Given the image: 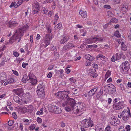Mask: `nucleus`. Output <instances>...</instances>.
<instances>
[{"mask_svg":"<svg viewBox=\"0 0 131 131\" xmlns=\"http://www.w3.org/2000/svg\"><path fill=\"white\" fill-rule=\"evenodd\" d=\"M97 58H100L103 61H105L107 58L101 54H99L97 56Z\"/></svg>","mask_w":131,"mask_h":131,"instance_id":"nucleus-21","label":"nucleus"},{"mask_svg":"<svg viewBox=\"0 0 131 131\" xmlns=\"http://www.w3.org/2000/svg\"><path fill=\"white\" fill-rule=\"evenodd\" d=\"M111 127L110 126H107L106 128L104 131H111Z\"/></svg>","mask_w":131,"mask_h":131,"instance_id":"nucleus-57","label":"nucleus"},{"mask_svg":"<svg viewBox=\"0 0 131 131\" xmlns=\"http://www.w3.org/2000/svg\"><path fill=\"white\" fill-rule=\"evenodd\" d=\"M23 0H19L17 2V3L15 5L14 7L15 8H17L19 5H21L22 3L23 2Z\"/></svg>","mask_w":131,"mask_h":131,"instance_id":"nucleus-27","label":"nucleus"},{"mask_svg":"<svg viewBox=\"0 0 131 131\" xmlns=\"http://www.w3.org/2000/svg\"><path fill=\"white\" fill-rule=\"evenodd\" d=\"M53 12L52 11H49L48 13V15L50 17H51L53 15Z\"/></svg>","mask_w":131,"mask_h":131,"instance_id":"nucleus-64","label":"nucleus"},{"mask_svg":"<svg viewBox=\"0 0 131 131\" xmlns=\"http://www.w3.org/2000/svg\"><path fill=\"white\" fill-rule=\"evenodd\" d=\"M23 59V58H17L16 60H15V61H16L18 64L20 63L21 61Z\"/></svg>","mask_w":131,"mask_h":131,"instance_id":"nucleus-38","label":"nucleus"},{"mask_svg":"<svg viewBox=\"0 0 131 131\" xmlns=\"http://www.w3.org/2000/svg\"><path fill=\"white\" fill-rule=\"evenodd\" d=\"M59 17L58 15V13H56L54 16V19L57 21Z\"/></svg>","mask_w":131,"mask_h":131,"instance_id":"nucleus-47","label":"nucleus"},{"mask_svg":"<svg viewBox=\"0 0 131 131\" xmlns=\"http://www.w3.org/2000/svg\"><path fill=\"white\" fill-rule=\"evenodd\" d=\"M127 108L128 109V111L124 110L123 111V120L124 121H126L129 118L131 117V113L130 112V110L129 108L128 107H127Z\"/></svg>","mask_w":131,"mask_h":131,"instance_id":"nucleus-8","label":"nucleus"},{"mask_svg":"<svg viewBox=\"0 0 131 131\" xmlns=\"http://www.w3.org/2000/svg\"><path fill=\"white\" fill-rule=\"evenodd\" d=\"M13 55L16 57H18L19 55L18 53L15 51H13Z\"/></svg>","mask_w":131,"mask_h":131,"instance_id":"nucleus-42","label":"nucleus"},{"mask_svg":"<svg viewBox=\"0 0 131 131\" xmlns=\"http://www.w3.org/2000/svg\"><path fill=\"white\" fill-rule=\"evenodd\" d=\"M36 92L39 97L43 98L45 97V93L44 91H37Z\"/></svg>","mask_w":131,"mask_h":131,"instance_id":"nucleus-14","label":"nucleus"},{"mask_svg":"<svg viewBox=\"0 0 131 131\" xmlns=\"http://www.w3.org/2000/svg\"><path fill=\"white\" fill-rule=\"evenodd\" d=\"M32 10L34 12V13L35 14H37L38 12V11L39 9L37 8V9H32Z\"/></svg>","mask_w":131,"mask_h":131,"instance_id":"nucleus-49","label":"nucleus"},{"mask_svg":"<svg viewBox=\"0 0 131 131\" xmlns=\"http://www.w3.org/2000/svg\"><path fill=\"white\" fill-rule=\"evenodd\" d=\"M50 40L47 39H45V45H44V47L46 48L48 45L50 44Z\"/></svg>","mask_w":131,"mask_h":131,"instance_id":"nucleus-30","label":"nucleus"},{"mask_svg":"<svg viewBox=\"0 0 131 131\" xmlns=\"http://www.w3.org/2000/svg\"><path fill=\"white\" fill-rule=\"evenodd\" d=\"M65 92V91L58 92L57 93L55 94V95L57 97L61 100V101H65L63 103L62 105L63 107H65L66 111L69 112L71 110L73 111V109L76 106V102L72 98L67 99V97L68 95L64 94V92Z\"/></svg>","mask_w":131,"mask_h":131,"instance_id":"nucleus-1","label":"nucleus"},{"mask_svg":"<svg viewBox=\"0 0 131 131\" xmlns=\"http://www.w3.org/2000/svg\"><path fill=\"white\" fill-rule=\"evenodd\" d=\"M104 8H106L108 9H109L111 8L110 6L109 5H105L104 6Z\"/></svg>","mask_w":131,"mask_h":131,"instance_id":"nucleus-53","label":"nucleus"},{"mask_svg":"<svg viewBox=\"0 0 131 131\" xmlns=\"http://www.w3.org/2000/svg\"><path fill=\"white\" fill-rule=\"evenodd\" d=\"M33 35H32L30 36V41L31 42H33Z\"/></svg>","mask_w":131,"mask_h":131,"instance_id":"nucleus-62","label":"nucleus"},{"mask_svg":"<svg viewBox=\"0 0 131 131\" xmlns=\"http://www.w3.org/2000/svg\"><path fill=\"white\" fill-rule=\"evenodd\" d=\"M12 115L14 119H16L17 118V116L15 113H13L12 114Z\"/></svg>","mask_w":131,"mask_h":131,"instance_id":"nucleus-63","label":"nucleus"},{"mask_svg":"<svg viewBox=\"0 0 131 131\" xmlns=\"http://www.w3.org/2000/svg\"><path fill=\"white\" fill-rule=\"evenodd\" d=\"M18 25V24L16 21L12 20L9 21L7 24L8 26L10 27L16 26H17Z\"/></svg>","mask_w":131,"mask_h":131,"instance_id":"nucleus-12","label":"nucleus"},{"mask_svg":"<svg viewBox=\"0 0 131 131\" xmlns=\"http://www.w3.org/2000/svg\"><path fill=\"white\" fill-rule=\"evenodd\" d=\"M28 63H23L22 64V67L24 68H25L26 67V66L28 65Z\"/></svg>","mask_w":131,"mask_h":131,"instance_id":"nucleus-59","label":"nucleus"},{"mask_svg":"<svg viewBox=\"0 0 131 131\" xmlns=\"http://www.w3.org/2000/svg\"><path fill=\"white\" fill-rule=\"evenodd\" d=\"M118 21L117 19L115 18H113L110 21V22H113V23H116Z\"/></svg>","mask_w":131,"mask_h":131,"instance_id":"nucleus-36","label":"nucleus"},{"mask_svg":"<svg viewBox=\"0 0 131 131\" xmlns=\"http://www.w3.org/2000/svg\"><path fill=\"white\" fill-rule=\"evenodd\" d=\"M70 49L69 47L68 46L67 44L64 45L63 47V50H68Z\"/></svg>","mask_w":131,"mask_h":131,"instance_id":"nucleus-32","label":"nucleus"},{"mask_svg":"<svg viewBox=\"0 0 131 131\" xmlns=\"http://www.w3.org/2000/svg\"><path fill=\"white\" fill-rule=\"evenodd\" d=\"M8 123L9 126H11L14 123L13 121L12 120H10L8 121Z\"/></svg>","mask_w":131,"mask_h":131,"instance_id":"nucleus-41","label":"nucleus"},{"mask_svg":"<svg viewBox=\"0 0 131 131\" xmlns=\"http://www.w3.org/2000/svg\"><path fill=\"white\" fill-rule=\"evenodd\" d=\"M119 33V32L118 31H116L115 32L114 35L116 37L119 38L121 37Z\"/></svg>","mask_w":131,"mask_h":131,"instance_id":"nucleus-35","label":"nucleus"},{"mask_svg":"<svg viewBox=\"0 0 131 131\" xmlns=\"http://www.w3.org/2000/svg\"><path fill=\"white\" fill-rule=\"evenodd\" d=\"M107 15L109 17H111L113 15L112 12L110 11H108L107 12Z\"/></svg>","mask_w":131,"mask_h":131,"instance_id":"nucleus-31","label":"nucleus"},{"mask_svg":"<svg viewBox=\"0 0 131 131\" xmlns=\"http://www.w3.org/2000/svg\"><path fill=\"white\" fill-rule=\"evenodd\" d=\"M46 29L47 30L48 33H50L51 32V29L50 26H49L46 27Z\"/></svg>","mask_w":131,"mask_h":131,"instance_id":"nucleus-44","label":"nucleus"},{"mask_svg":"<svg viewBox=\"0 0 131 131\" xmlns=\"http://www.w3.org/2000/svg\"><path fill=\"white\" fill-rule=\"evenodd\" d=\"M35 124H33L30 126V130H32L35 129Z\"/></svg>","mask_w":131,"mask_h":131,"instance_id":"nucleus-48","label":"nucleus"},{"mask_svg":"<svg viewBox=\"0 0 131 131\" xmlns=\"http://www.w3.org/2000/svg\"><path fill=\"white\" fill-rule=\"evenodd\" d=\"M79 14L82 18H85L87 16L86 11L84 12L82 10H80L79 12Z\"/></svg>","mask_w":131,"mask_h":131,"instance_id":"nucleus-19","label":"nucleus"},{"mask_svg":"<svg viewBox=\"0 0 131 131\" xmlns=\"http://www.w3.org/2000/svg\"><path fill=\"white\" fill-rule=\"evenodd\" d=\"M52 38V36L49 34H47L45 37V39H47L50 40Z\"/></svg>","mask_w":131,"mask_h":131,"instance_id":"nucleus-28","label":"nucleus"},{"mask_svg":"<svg viewBox=\"0 0 131 131\" xmlns=\"http://www.w3.org/2000/svg\"><path fill=\"white\" fill-rule=\"evenodd\" d=\"M105 91L106 92H108L111 94L114 93L116 91L115 87L112 84H110L105 87Z\"/></svg>","mask_w":131,"mask_h":131,"instance_id":"nucleus-7","label":"nucleus"},{"mask_svg":"<svg viewBox=\"0 0 131 131\" xmlns=\"http://www.w3.org/2000/svg\"><path fill=\"white\" fill-rule=\"evenodd\" d=\"M47 7H44L43 8V12H44V13L46 15H47V13L48 12V10H46Z\"/></svg>","mask_w":131,"mask_h":131,"instance_id":"nucleus-43","label":"nucleus"},{"mask_svg":"<svg viewBox=\"0 0 131 131\" xmlns=\"http://www.w3.org/2000/svg\"><path fill=\"white\" fill-rule=\"evenodd\" d=\"M77 89H73V91H72V94L73 95H75V96L77 95L78 93V92H77Z\"/></svg>","mask_w":131,"mask_h":131,"instance_id":"nucleus-33","label":"nucleus"},{"mask_svg":"<svg viewBox=\"0 0 131 131\" xmlns=\"http://www.w3.org/2000/svg\"><path fill=\"white\" fill-rule=\"evenodd\" d=\"M103 129L102 128H97L95 129V131H103Z\"/></svg>","mask_w":131,"mask_h":131,"instance_id":"nucleus-61","label":"nucleus"},{"mask_svg":"<svg viewBox=\"0 0 131 131\" xmlns=\"http://www.w3.org/2000/svg\"><path fill=\"white\" fill-rule=\"evenodd\" d=\"M97 90V88L93 89L89 91L88 93V95L89 96H92L93 95Z\"/></svg>","mask_w":131,"mask_h":131,"instance_id":"nucleus-13","label":"nucleus"},{"mask_svg":"<svg viewBox=\"0 0 131 131\" xmlns=\"http://www.w3.org/2000/svg\"><path fill=\"white\" fill-rule=\"evenodd\" d=\"M37 121L39 123H41L42 122V119L39 117L37 118Z\"/></svg>","mask_w":131,"mask_h":131,"instance_id":"nucleus-56","label":"nucleus"},{"mask_svg":"<svg viewBox=\"0 0 131 131\" xmlns=\"http://www.w3.org/2000/svg\"><path fill=\"white\" fill-rule=\"evenodd\" d=\"M62 26V24L61 23H59L57 24L54 27L56 29H60Z\"/></svg>","mask_w":131,"mask_h":131,"instance_id":"nucleus-25","label":"nucleus"},{"mask_svg":"<svg viewBox=\"0 0 131 131\" xmlns=\"http://www.w3.org/2000/svg\"><path fill=\"white\" fill-rule=\"evenodd\" d=\"M97 45H96L95 46H94L92 45H89L87 46L86 47V48H97Z\"/></svg>","mask_w":131,"mask_h":131,"instance_id":"nucleus-39","label":"nucleus"},{"mask_svg":"<svg viewBox=\"0 0 131 131\" xmlns=\"http://www.w3.org/2000/svg\"><path fill=\"white\" fill-rule=\"evenodd\" d=\"M82 127L85 128L91 127L93 125V122L90 118L88 119H85L82 121Z\"/></svg>","mask_w":131,"mask_h":131,"instance_id":"nucleus-5","label":"nucleus"},{"mask_svg":"<svg viewBox=\"0 0 131 131\" xmlns=\"http://www.w3.org/2000/svg\"><path fill=\"white\" fill-rule=\"evenodd\" d=\"M7 81L9 84L12 83L14 82V80L13 78H10L8 79Z\"/></svg>","mask_w":131,"mask_h":131,"instance_id":"nucleus-37","label":"nucleus"},{"mask_svg":"<svg viewBox=\"0 0 131 131\" xmlns=\"http://www.w3.org/2000/svg\"><path fill=\"white\" fill-rule=\"evenodd\" d=\"M121 48L124 51H126L127 50V47L123 42H122V43Z\"/></svg>","mask_w":131,"mask_h":131,"instance_id":"nucleus-24","label":"nucleus"},{"mask_svg":"<svg viewBox=\"0 0 131 131\" xmlns=\"http://www.w3.org/2000/svg\"><path fill=\"white\" fill-rule=\"evenodd\" d=\"M28 80H29V79L27 75L26 74H24L23 76L22 81H27Z\"/></svg>","mask_w":131,"mask_h":131,"instance_id":"nucleus-26","label":"nucleus"},{"mask_svg":"<svg viewBox=\"0 0 131 131\" xmlns=\"http://www.w3.org/2000/svg\"><path fill=\"white\" fill-rule=\"evenodd\" d=\"M39 3L37 2H35L34 3L32 4V9H39Z\"/></svg>","mask_w":131,"mask_h":131,"instance_id":"nucleus-20","label":"nucleus"},{"mask_svg":"<svg viewBox=\"0 0 131 131\" xmlns=\"http://www.w3.org/2000/svg\"><path fill=\"white\" fill-rule=\"evenodd\" d=\"M13 100L16 102L20 104H22V103L19 100L18 97L16 96H14L13 97Z\"/></svg>","mask_w":131,"mask_h":131,"instance_id":"nucleus-18","label":"nucleus"},{"mask_svg":"<svg viewBox=\"0 0 131 131\" xmlns=\"http://www.w3.org/2000/svg\"><path fill=\"white\" fill-rule=\"evenodd\" d=\"M13 91L16 94L19 96L21 95V94H22L23 92V90L22 88H19L17 89H14Z\"/></svg>","mask_w":131,"mask_h":131,"instance_id":"nucleus-11","label":"nucleus"},{"mask_svg":"<svg viewBox=\"0 0 131 131\" xmlns=\"http://www.w3.org/2000/svg\"><path fill=\"white\" fill-rule=\"evenodd\" d=\"M116 58L115 59V60H118L119 59V57L120 56V55H118L117 53H116L115 54Z\"/></svg>","mask_w":131,"mask_h":131,"instance_id":"nucleus-55","label":"nucleus"},{"mask_svg":"<svg viewBox=\"0 0 131 131\" xmlns=\"http://www.w3.org/2000/svg\"><path fill=\"white\" fill-rule=\"evenodd\" d=\"M28 77H29V80H31V79H34V78H36L34 75V74L32 73H29V74L28 75Z\"/></svg>","mask_w":131,"mask_h":131,"instance_id":"nucleus-23","label":"nucleus"},{"mask_svg":"<svg viewBox=\"0 0 131 131\" xmlns=\"http://www.w3.org/2000/svg\"><path fill=\"white\" fill-rule=\"evenodd\" d=\"M119 100V98H116L113 100V102L114 103H117V102Z\"/></svg>","mask_w":131,"mask_h":131,"instance_id":"nucleus-58","label":"nucleus"},{"mask_svg":"<svg viewBox=\"0 0 131 131\" xmlns=\"http://www.w3.org/2000/svg\"><path fill=\"white\" fill-rule=\"evenodd\" d=\"M121 0H114L113 1L114 3L115 4H117L119 3Z\"/></svg>","mask_w":131,"mask_h":131,"instance_id":"nucleus-60","label":"nucleus"},{"mask_svg":"<svg viewBox=\"0 0 131 131\" xmlns=\"http://www.w3.org/2000/svg\"><path fill=\"white\" fill-rule=\"evenodd\" d=\"M99 1L100 2L105 4L108 1V0H99Z\"/></svg>","mask_w":131,"mask_h":131,"instance_id":"nucleus-51","label":"nucleus"},{"mask_svg":"<svg viewBox=\"0 0 131 131\" xmlns=\"http://www.w3.org/2000/svg\"><path fill=\"white\" fill-rule=\"evenodd\" d=\"M48 109L50 111L56 114H60L62 111L60 108L54 105H50L48 106Z\"/></svg>","mask_w":131,"mask_h":131,"instance_id":"nucleus-4","label":"nucleus"},{"mask_svg":"<svg viewBox=\"0 0 131 131\" xmlns=\"http://www.w3.org/2000/svg\"><path fill=\"white\" fill-rule=\"evenodd\" d=\"M28 27L27 24L23 25L22 27L20 29L17 30L13 37L10 39L9 42L11 43H13L15 41L18 39V42L20 41L21 39V37L23 36L24 31L27 29Z\"/></svg>","mask_w":131,"mask_h":131,"instance_id":"nucleus-2","label":"nucleus"},{"mask_svg":"<svg viewBox=\"0 0 131 131\" xmlns=\"http://www.w3.org/2000/svg\"><path fill=\"white\" fill-rule=\"evenodd\" d=\"M92 43H94L97 41L96 38V36L92 38Z\"/></svg>","mask_w":131,"mask_h":131,"instance_id":"nucleus-50","label":"nucleus"},{"mask_svg":"<svg viewBox=\"0 0 131 131\" xmlns=\"http://www.w3.org/2000/svg\"><path fill=\"white\" fill-rule=\"evenodd\" d=\"M96 70L94 69H91L89 70L88 71V73H90L93 74L95 72Z\"/></svg>","mask_w":131,"mask_h":131,"instance_id":"nucleus-29","label":"nucleus"},{"mask_svg":"<svg viewBox=\"0 0 131 131\" xmlns=\"http://www.w3.org/2000/svg\"><path fill=\"white\" fill-rule=\"evenodd\" d=\"M125 106L123 102H119L114 103L113 104V108L115 110H118L122 109Z\"/></svg>","mask_w":131,"mask_h":131,"instance_id":"nucleus-9","label":"nucleus"},{"mask_svg":"<svg viewBox=\"0 0 131 131\" xmlns=\"http://www.w3.org/2000/svg\"><path fill=\"white\" fill-rule=\"evenodd\" d=\"M85 110L84 105L83 104H79L73 109V112L75 114L80 113Z\"/></svg>","mask_w":131,"mask_h":131,"instance_id":"nucleus-6","label":"nucleus"},{"mask_svg":"<svg viewBox=\"0 0 131 131\" xmlns=\"http://www.w3.org/2000/svg\"><path fill=\"white\" fill-rule=\"evenodd\" d=\"M120 122L119 119L117 118H113L111 120L110 123L114 126H117L119 125Z\"/></svg>","mask_w":131,"mask_h":131,"instance_id":"nucleus-10","label":"nucleus"},{"mask_svg":"<svg viewBox=\"0 0 131 131\" xmlns=\"http://www.w3.org/2000/svg\"><path fill=\"white\" fill-rule=\"evenodd\" d=\"M69 80L71 82L73 83H75L76 81L75 79L73 77L70 78Z\"/></svg>","mask_w":131,"mask_h":131,"instance_id":"nucleus-40","label":"nucleus"},{"mask_svg":"<svg viewBox=\"0 0 131 131\" xmlns=\"http://www.w3.org/2000/svg\"><path fill=\"white\" fill-rule=\"evenodd\" d=\"M70 49L72 47H74V45L72 43H70L67 44Z\"/></svg>","mask_w":131,"mask_h":131,"instance_id":"nucleus-52","label":"nucleus"},{"mask_svg":"<svg viewBox=\"0 0 131 131\" xmlns=\"http://www.w3.org/2000/svg\"><path fill=\"white\" fill-rule=\"evenodd\" d=\"M129 64L127 61H125L121 64L119 67L120 71L123 74L127 73L129 69Z\"/></svg>","mask_w":131,"mask_h":131,"instance_id":"nucleus-3","label":"nucleus"},{"mask_svg":"<svg viewBox=\"0 0 131 131\" xmlns=\"http://www.w3.org/2000/svg\"><path fill=\"white\" fill-rule=\"evenodd\" d=\"M45 86L42 84L39 85L37 87V91H44Z\"/></svg>","mask_w":131,"mask_h":131,"instance_id":"nucleus-17","label":"nucleus"},{"mask_svg":"<svg viewBox=\"0 0 131 131\" xmlns=\"http://www.w3.org/2000/svg\"><path fill=\"white\" fill-rule=\"evenodd\" d=\"M30 83H31V85H36L37 82L36 78L35 79V78H34V79H31V80H30Z\"/></svg>","mask_w":131,"mask_h":131,"instance_id":"nucleus-22","label":"nucleus"},{"mask_svg":"<svg viewBox=\"0 0 131 131\" xmlns=\"http://www.w3.org/2000/svg\"><path fill=\"white\" fill-rule=\"evenodd\" d=\"M86 42L88 44L92 43V38L86 40Z\"/></svg>","mask_w":131,"mask_h":131,"instance_id":"nucleus-45","label":"nucleus"},{"mask_svg":"<svg viewBox=\"0 0 131 131\" xmlns=\"http://www.w3.org/2000/svg\"><path fill=\"white\" fill-rule=\"evenodd\" d=\"M96 38L97 41L102 42L103 41V39L101 37H96Z\"/></svg>","mask_w":131,"mask_h":131,"instance_id":"nucleus-54","label":"nucleus"},{"mask_svg":"<svg viewBox=\"0 0 131 131\" xmlns=\"http://www.w3.org/2000/svg\"><path fill=\"white\" fill-rule=\"evenodd\" d=\"M69 38L67 36H64L63 37L60 41L61 43L62 44L64 43L68 40Z\"/></svg>","mask_w":131,"mask_h":131,"instance_id":"nucleus-16","label":"nucleus"},{"mask_svg":"<svg viewBox=\"0 0 131 131\" xmlns=\"http://www.w3.org/2000/svg\"><path fill=\"white\" fill-rule=\"evenodd\" d=\"M84 57L85 59H86V62H87L88 61H92L93 60V57L88 54H85Z\"/></svg>","mask_w":131,"mask_h":131,"instance_id":"nucleus-15","label":"nucleus"},{"mask_svg":"<svg viewBox=\"0 0 131 131\" xmlns=\"http://www.w3.org/2000/svg\"><path fill=\"white\" fill-rule=\"evenodd\" d=\"M127 131H129L130 130V126L129 125H127L125 128Z\"/></svg>","mask_w":131,"mask_h":131,"instance_id":"nucleus-46","label":"nucleus"},{"mask_svg":"<svg viewBox=\"0 0 131 131\" xmlns=\"http://www.w3.org/2000/svg\"><path fill=\"white\" fill-rule=\"evenodd\" d=\"M43 110L42 108H41L40 111H38L36 113V114L37 115H40L42 114L43 113Z\"/></svg>","mask_w":131,"mask_h":131,"instance_id":"nucleus-34","label":"nucleus"}]
</instances>
